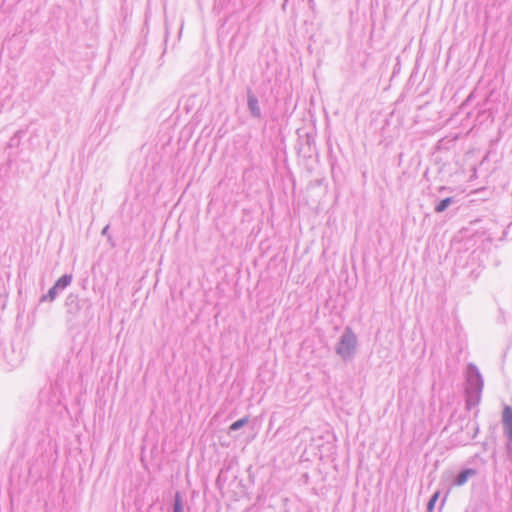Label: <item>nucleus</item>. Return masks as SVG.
Instances as JSON below:
<instances>
[{
	"label": "nucleus",
	"mask_w": 512,
	"mask_h": 512,
	"mask_svg": "<svg viewBox=\"0 0 512 512\" xmlns=\"http://www.w3.org/2000/svg\"><path fill=\"white\" fill-rule=\"evenodd\" d=\"M503 424L508 438L512 441V409L508 406L503 411Z\"/></svg>",
	"instance_id": "nucleus-1"
},
{
	"label": "nucleus",
	"mask_w": 512,
	"mask_h": 512,
	"mask_svg": "<svg viewBox=\"0 0 512 512\" xmlns=\"http://www.w3.org/2000/svg\"><path fill=\"white\" fill-rule=\"evenodd\" d=\"M355 345V339L351 336L343 337L341 344L338 348V352L341 355H348L350 354L351 349Z\"/></svg>",
	"instance_id": "nucleus-2"
},
{
	"label": "nucleus",
	"mask_w": 512,
	"mask_h": 512,
	"mask_svg": "<svg viewBox=\"0 0 512 512\" xmlns=\"http://www.w3.org/2000/svg\"><path fill=\"white\" fill-rule=\"evenodd\" d=\"M476 474V471L474 469H466L462 471L457 478L455 479V485L456 486H462L464 485L468 479Z\"/></svg>",
	"instance_id": "nucleus-3"
},
{
	"label": "nucleus",
	"mask_w": 512,
	"mask_h": 512,
	"mask_svg": "<svg viewBox=\"0 0 512 512\" xmlns=\"http://www.w3.org/2000/svg\"><path fill=\"white\" fill-rule=\"evenodd\" d=\"M249 108L250 110L252 111V113L256 116H258L260 114V109H259V106H258V101L253 98V97H250L249 98Z\"/></svg>",
	"instance_id": "nucleus-4"
},
{
	"label": "nucleus",
	"mask_w": 512,
	"mask_h": 512,
	"mask_svg": "<svg viewBox=\"0 0 512 512\" xmlns=\"http://www.w3.org/2000/svg\"><path fill=\"white\" fill-rule=\"evenodd\" d=\"M71 282V277L70 276H63L61 277L55 284V286L57 287V289L59 288H65L67 287Z\"/></svg>",
	"instance_id": "nucleus-5"
},
{
	"label": "nucleus",
	"mask_w": 512,
	"mask_h": 512,
	"mask_svg": "<svg viewBox=\"0 0 512 512\" xmlns=\"http://www.w3.org/2000/svg\"><path fill=\"white\" fill-rule=\"evenodd\" d=\"M450 202H451L450 198H446V199H443L442 201H440L439 204L435 208L436 212L444 211L447 208V206L450 204Z\"/></svg>",
	"instance_id": "nucleus-6"
},
{
	"label": "nucleus",
	"mask_w": 512,
	"mask_h": 512,
	"mask_svg": "<svg viewBox=\"0 0 512 512\" xmlns=\"http://www.w3.org/2000/svg\"><path fill=\"white\" fill-rule=\"evenodd\" d=\"M174 512H183L182 510V503H181V496L179 493L175 496V504H174Z\"/></svg>",
	"instance_id": "nucleus-7"
},
{
	"label": "nucleus",
	"mask_w": 512,
	"mask_h": 512,
	"mask_svg": "<svg viewBox=\"0 0 512 512\" xmlns=\"http://www.w3.org/2000/svg\"><path fill=\"white\" fill-rule=\"evenodd\" d=\"M440 496V492L437 491L434 493L430 501L428 502V510L432 511L434 509L435 503L437 502L438 498Z\"/></svg>",
	"instance_id": "nucleus-8"
},
{
	"label": "nucleus",
	"mask_w": 512,
	"mask_h": 512,
	"mask_svg": "<svg viewBox=\"0 0 512 512\" xmlns=\"http://www.w3.org/2000/svg\"><path fill=\"white\" fill-rule=\"evenodd\" d=\"M247 422H248V419H247V418H243V419L237 420V421H235V422L230 426V429H231V430H237V429H239L240 427H242L243 425H245Z\"/></svg>",
	"instance_id": "nucleus-9"
},
{
	"label": "nucleus",
	"mask_w": 512,
	"mask_h": 512,
	"mask_svg": "<svg viewBox=\"0 0 512 512\" xmlns=\"http://www.w3.org/2000/svg\"><path fill=\"white\" fill-rule=\"evenodd\" d=\"M56 293H57V287L54 285L48 292V296L50 297L51 300H53L56 296Z\"/></svg>",
	"instance_id": "nucleus-10"
}]
</instances>
